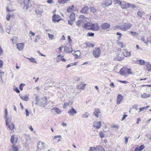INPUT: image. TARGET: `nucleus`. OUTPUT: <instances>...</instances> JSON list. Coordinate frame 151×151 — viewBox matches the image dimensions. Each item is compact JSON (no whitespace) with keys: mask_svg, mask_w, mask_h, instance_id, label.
<instances>
[{"mask_svg":"<svg viewBox=\"0 0 151 151\" xmlns=\"http://www.w3.org/2000/svg\"><path fill=\"white\" fill-rule=\"evenodd\" d=\"M11 142L12 144H14V143H16L17 142V141H15L14 136L13 135H12L11 136Z\"/></svg>","mask_w":151,"mask_h":151,"instance_id":"nucleus-34","label":"nucleus"},{"mask_svg":"<svg viewBox=\"0 0 151 151\" xmlns=\"http://www.w3.org/2000/svg\"><path fill=\"white\" fill-rule=\"evenodd\" d=\"M137 14L140 17H142V13L141 12H140V11H138L137 12Z\"/></svg>","mask_w":151,"mask_h":151,"instance_id":"nucleus-57","label":"nucleus"},{"mask_svg":"<svg viewBox=\"0 0 151 151\" xmlns=\"http://www.w3.org/2000/svg\"><path fill=\"white\" fill-rule=\"evenodd\" d=\"M25 58L28 59L30 62L32 63H37V62L35 60V59L32 57L30 58H29L25 57Z\"/></svg>","mask_w":151,"mask_h":151,"instance_id":"nucleus-31","label":"nucleus"},{"mask_svg":"<svg viewBox=\"0 0 151 151\" xmlns=\"http://www.w3.org/2000/svg\"><path fill=\"white\" fill-rule=\"evenodd\" d=\"M86 46L89 47H93L94 46V44H93L91 43H86Z\"/></svg>","mask_w":151,"mask_h":151,"instance_id":"nucleus-53","label":"nucleus"},{"mask_svg":"<svg viewBox=\"0 0 151 151\" xmlns=\"http://www.w3.org/2000/svg\"><path fill=\"white\" fill-rule=\"evenodd\" d=\"M96 147H90L89 151H96Z\"/></svg>","mask_w":151,"mask_h":151,"instance_id":"nucleus-55","label":"nucleus"},{"mask_svg":"<svg viewBox=\"0 0 151 151\" xmlns=\"http://www.w3.org/2000/svg\"><path fill=\"white\" fill-rule=\"evenodd\" d=\"M117 102L120 103L123 99V97L120 94L118 95L117 97Z\"/></svg>","mask_w":151,"mask_h":151,"instance_id":"nucleus-24","label":"nucleus"},{"mask_svg":"<svg viewBox=\"0 0 151 151\" xmlns=\"http://www.w3.org/2000/svg\"><path fill=\"white\" fill-rule=\"evenodd\" d=\"M101 126V123L100 122H96L93 123V127L96 129H99Z\"/></svg>","mask_w":151,"mask_h":151,"instance_id":"nucleus-14","label":"nucleus"},{"mask_svg":"<svg viewBox=\"0 0 151 151\" xmlns=\"http://www.w3.org/2000/svg\"><path fill=\"white\" fill-rule=\"evenodd\" d=\"M14 91L16 92L17 93H20V91L17 88H16L14 89Z\"/></svg>","mask_w":151,"mask_h":151,"instance_id":"nucleus-61","label":"nucleus"},{"mask_svg":"<svg viewBox=\"0 0 151 151\" xmlns=\"http://www.w3.org/2000/svg\"><path fill=\"white\" fill-rule=\"evenodd\" d=\"M119 72L121 75L126 76H127L129 74H132V73L131 72V69L126 67L122 68L120 69Z\"/></svg>","mask_w":151,"mask_h":151,"instance_id":"nucleus-3","label":"nucleus"},{"mask_svg":"<svg viewBox=\"0 0 151 151\" xmlns=\"http://www.w3.org/2000/svg\"><path fill=\"white\" fill-rule=\"evenodd\" d=\"M73 21H71V20H68V24L71 25H72L73 24Z\"/></svg>","mask_w":151,"mask_h":151,"instance_id":"nucleus-64","label":"nucleus"},{"mask_svg":"<svg viewBox=\"0 0 151 151\" xmlns=\"http://www.w3.org/2000/svg\"><path fill=\"white\" fill-rule=\"evenodd\" d=\"M68 113L71 116H73L74 114L77 113V111L73 108H72L70 109Z\"/></svg>","mask_w":151,"mask_h":151,"instance_id":"nucleus-17","label":"nucleus"},{"mask_svg":"<svg viewBox=\"0 0 151 151\" xmlns=\"http://www.w3.org/2000/svg\"><path fill=\"white\" fill-rule=\"evenodd\" d=\"M12 150L13 151H17L18 150V147L17 146L14 145L12 146Z\"/></svg>","mask_w":151,"mask_h":151,"instance_id":"nucleus-35","label":"nucleus"},{"mask_svg":"<svg viewBox=\"0 0 151 151\" xmlns=\"http://www.w3.org/2000/svg\"><path fill=\"white\" fill-rule=\"evenodd\" d=\"M10 120L9 119H6V125L8 127L9 129L11 131H12L14 128L15 125L12 122L9 123Z\"/></svg>","mask_w":151,"mask_h":151,"instance_id":"nucleus-6","label":"nucleus"},{"mask_svg":"<svg viewBox=\"0 0 151 151\" xmlns=\"http://www.w3.org/2000/svg\"><path fill=\"white\" fill-rule=\"evenodd\" d=\"M89 115V114L88 112H85L82 116V117L84 118H87Z\"/></svg>","mask_w":151,"mask_h":151,"instance_id":"nucleus-37","label":"nucleus"},{"mask_svg":"<svg viewBox=\"0 0 151 151\" xmlns=\"http://www.w3.org/2000/svg\"><path fill=\"white\" fill-rule=\"evenodd\" d=\"M70 20L72 21H74L75 19V14L74 12H72L70 13Z\"/></svg>","mask_w":151,"mask_h":151,"instance_id":"nucleus-25","label":"nucleus"},{"mask_svg":"<svg viewBox=\"0 0 151 151\" xmlns=\"http://www.w3.org/2000/svg\"><path fill=\"white\" fill-rule=\"evenodd\" d=\"M144 148V146L143 145H141L138 148V151H140L143 150Z\"/></svg>","mask_w":151,"mask_h":151,"instance_id":"nucleus-46","label":"nucleus"},{"mask_svg":"<svg viewBox=\"0 0 151 151\" xmlns=\"http://www.w3.org/2000/svg\"><path fill=\"white\" fill-rule=\"evenodd\" d=\"M69 0H58V2L59 4H64Z\"/></svg>","mask_w":151,"mask_h":151,"instance_id":"nucleus-38","label":"nucleus"},{"mask_svg":"<svg viewBox=\"0 0 151 151\" xmlns=\"http://www.w3.org/2000/svg\"><path fill=\"white\" fill-rule=\"evenodd\" d=\"M63 56H62L60 55H59L58 56L57 59H56L57 62H59L60 60L62 61L63 62H65L66 60L64 58H63Z\"/></svg>","mask_w":151,"mask_h":151,"instance_id":"nucleus-18","label":"nucleus"},{"mask_svg":"<svg viewBox=\"0 0 151 151\" xmlns=\"http://www.w3.org/2000/svg\"><path fill=\"white\" fill-rule=\"evenodd\" d=\"M68 103H67V104H72L74 102L73 98H69L68 99Z\"/></svg>","mask_w":151,"mask_h":151,"instance_id":"nucleus-45","label":"nucleus"},{"mask_svg":"<svg viewBox=\"0 0 151 151\" xmlns=\"http://www.w3.org/2000/svg\"><path fill=\"white\" fill-rule=\"evenodd\" d=\"M74 7V6L73 5L72 6H70L67 9V12H70L72 11V9Z\"/></svg>","mask_w":151,"mask_h":151,"instance_id":"nucleus-40","label":"nucleus"},{"mask_svg":"<svg viewBox=\"0 0 151 151\" xmlns=\"http://www.w3.org/2000/svg\"><path fill=\"white\" fill-rule=\"evenodd\" d=\"M29 34L31 35L30 36V37L31 38V40H32V39L31 37L32 36H34L35 35V34L33 32H32L31 31H30L29 32Z\"/></svg>","mask_w":151,"mask_h":151,"instance_id":"nucleus-49","label":"nucleus"},{"mask_svg":"<svg viewBox=\"0 0 151 151\" xmlns=\"http://www.w3.org/2000/svg\"><path fill=\"white\" fill-rule=\"evenodd\" d=\"M13 16V14H12L11 13H8V14H7V16H6V19L7 20H9V19L10 17H12Z\"/></svg>","mask_w":151,"mask_h":151,"instance_id":"nucleus-36","label":"nucleus"},{"mask_svg":"<svg viewBox=\"0 0 151 151\" xmlns=\"http://www.w3.org/2000/svg\"><path fill=\"white\" fill-rule=\"evenodd\" d=\"M115 1V4H119L120 5L121 4V2L118 0H114Z\"/></svg>","mask_w":151,"mask_h":151,"instance_id":"nucleus-60","label":"nucleus"},{"mask_svg":"<svg viewBox=\"0 0 151 151\" xmlns=\"http://www.w3.org/2000/svg\"><path fill=\"white\" fill-rule=\"evenodd\" d=\"M130 33L132 34V35L133 36H136L137 35H138V34L136 32H133L132 31H131L130 32Z\"/></svg>","mask_w":151,"mask_h":151,"instance_id":"nucleus-50","label":"nucleus"},{"mask_svg":"<svg viewBox=\"0 0 151 151\" xmlns=\"http://www.w3.org/2000/svg\"><path fill=\"white\" fill-rule=\"evenodd\" d=\"M74 55L75 56V58H78V57H79L80 55V52L78 51H75V53H74Z\"/></svg>","mask_w":151,"mask_h":151,"instance_id":"nucleus-28","label":"nucleus"},{"mask_svg":"<svg viewBox=\"0 0 151 151\" xmlns=\"http://www.w3.org/2000/svg\"><path fill=\"white\" fill-rule=\"evenodd\" d=\"M99 134L100 137H101V138H103L104 137L105 135L103 133V132H100Z\"/></svg>","mask_w":151,"mask_h":151,"instance_id":"nucleus-51","label":"nucleus"},{"mask_svg":"<svg viewBox=\"0 0 151 151\" xmlns=\"http://www.w3.org/2000/svg\"><path fill=\"white\" fill-rule=\"evenodd\" d=\"M123 55H124V57H130L131 55V53L130 51L127 50L126 49H124L122 50Z\"/></svg>","mask_w":151,"mask_h":151,"instance_id":"nucleus-10","label":"nucleus"},{"mask_svg":"<svg viewBox=\"0 0 151 151\" xmlns=\"http://www.w3.org/2000/svg\"><path fill=\"white\" fill-rule=\"evenodd\" d=\"M20 1L23 9H27L29 7V0H20Z\"/></svg>","mask_w":151,"mask_h":151,"instance_id":"nucleus-5","label":"nucleus"},{"mask_svg":"<svg viewBox=\"0 0 151 151\" xmlns=\"http://www.w3.org/2000/svg\"><path fill=\"white\" fill-rule=\"evenodd\" d=\"M119 126L118 125H112V127H115L116 128V129H115V131H116L118 130V129L119 128Z\"/></svg>","mask_w":151,"mask_h":151,"instance_id":"nucleus-47","label":"nucleus"},{"mask_svg":"<svg viewBox=\"0 0 151 151\" xmlns=\"http://www.w3.org/2000/svg\"><path fill=\"white\" fill-rule=\"evenodd\" d=\"M100 28V26L97 23L91 24V29L93 30L97 31Z\"/></svg>","mask_w":151,"mask_h":151,"instance_id":"nucleus-9","label":"nucleus"},{"mask_svg":"<svg viewBox=\"0 0 151 151\" xmlns=\"http://www.w3.org/2000/svg\"><path fill=\"white\" fill-rule=\"evenodd\" d=\"M48 35L49 39L52 40L54 37V35L52 34H50V33H48Z\"/></svg>","mask_w":151,"mask_h":151,"instance_id":"nucleus-44","label":"nucleus"},{"mask_svg":"<svg viewBox=\"0 0 151 151\" xmlns=\"http://www.w3.org/2000/svg\"><path fill=\"white\" fill-rule=\"evenodd\" d=\"M100 111L99 109L95 108L93 113L94 115L97 118L99 116V114L100 113Z\"/></svg>","mask_w":151,"mask_h":151,"instance_id":"nucleus-19","label":"nucleus"},{"mask_svg":"<svg viewBox=\"0 0 151 151\" xmlns=\"http://www.w3.org/2000/svg\"><path fill=\"white\" fill-rule=\"evenodd\" d=\"M94 35V33L92 32H88L87 35V36L93 37Z\"/></svg>","mask_w":151,"mask_h":151,"instance_id":"nucleus-56","label":"nucleus"},{"mask_svg":"<svg viewBox=\"0 0 151 151\" xmlns=\"http://www.w3.org/2000/svg\"><path fill=\"white\" fill-rule=\"evenodd\" d=\"M25 111H26V116H28L29 115V114L28 111V110L27 109H26Z\"/></svg>","mask_w":151,"mask_h":151,"instance_id":"nucleus-63","label":"nucleus"},{"mask_svg":"<svg viewBox=\"0 0 151 151\" xmlns=\"http://www.w3.org/2000/svg\"><path fill=\"white\" fill-rule=\"evenodd\" d=\"M38 38H39L38 36L37 35L35 37V39L34 40V42H35L36 43L38 42Z\"/></svg>","mask_w":151,"mask_h":151,"instance_id":"nucleus-59","label":"nucleus"},{"mask_svg":"<svg viewBox=\"0 0 151 151\" xmlns=\"http://www.w3.org/2000/svg\"><path fill=\"white\" fill-rule=\"evenodd\" d=\"M86 85V84H84L83 82H81L78 85L77 87L78 89H83L84 88V86Z\"/></svg>","mask_w":151,"mask_h":151,"instance_id":"nucleus-23","label":"nucleus"},{"mask_svg":"<svg viewBox=\"0 0 151 151\" xmlns=\"http://www.w3.org/2000/svg\"><path fill=\"white\" fill-rule=\"evenodd\" d=\"M52 21L54 22H59L60 20V16L57 15L55 14L52 17Z\"/></svg>","mask_w":151,"mask_h":151,"instance_id":"nucleus-12","label":"nucleus"},{"mask_svg":"<svg viewBox=\"0 0 151 151\" xmlns=\"http://www.w3.org/2000/svg\"><path fill=\"white\" fill-rule=\"evenodd\" d=\"M45 147L44 143L40 141L38 144L37 148L38 150H41Z\"/></svg>","mask_w":151,"mask_h":151,"instance_id":"nucleus-11","label":"nucleus"},{"mask_svg":"<svg viewBox=\"0 0 151 151\" xmlns=\"http://www.w3.org/2000/svg\"><path fill=\"white\" fill-rule=\"evenodd\" d=\"M110 27V25L109 24L105 23L102 25L101 28L102 29L105 30L109 28Z\"/></svg>","mask_w":151,"mask_h":151,"instance_id":"nucleus-13","label":"nucleus"},{"mask_svg":"<svg viewBox=\"0 0 151 151\" xmlns=\"http://www.w3.org/2000/svg\"><path fill=\"white\" fill-rule=\"evenodd\" d=\"M25 85V84H24L23 83L21 84H20V85H19V87L20 89L22 91L23 89V87Z\"/></svg>","mask_w":151,"mask_h":151,"instance_id":"nucleus-52","label":"nucleus"},{"mask_svg":"<svg viewBox=\"0 0 151 151\" xmlns=\"http://www.w3.org/2000/svg\"><path fill=\"white\" fill-rule=\"evenodd\" d=\"M101 51L99 47H96L92 52L93 57L96 58H99L101 55Z\"/></svg>","mask_w":151,"mask_h":151,"instance_id":"nucleus-4","label":"nucleus"},{"mask_svg":"<svg viewBox=\"0 0 151 151\" xmlns=\"http://www.w3.org/2000/svg\"><path fill=\"white\" fill-rule=\"evenodd\" d=\"M4 113H5V115H4V118L6 119L9 118H8L7 117V116L8 114V111L7 109L6 108L5 109V111H4Z\"/></svg>","mask_w":151,"mask_h":151,"instance_id":"nucleus-39","label":"nucleus"},{"mask_svg":"<svg viewBox=\"0 0 151 151\" xmlns=\"http://www.w3.org/2000/svg\"><path fill=\"white\" fill-rule=\"evenodd\" d=\"M17 49L19 50H23L24 45L23 43H21L17 44Z\"/></svg>","mask_w":151,"mask_h":151,"instance_id":"nucleus-15","label":"nucleus"},{"mask_svg":"<svg viewBox=\"0 0 151 151\" xmlns=\"http://www.w3.org/2000/svg\"><path fill=\"white\" fill-rule=\"evenodd\" d=\"M20 98L23 100L27 101L29 100L28 96L27 95L20 96Z\"/></svg>","mask_w":151,"mask_h":151,"instance_id":"nucleus-29","label":"nucleus"},{"mask_svg":"<svg viewBox=\"0 0 151 151\" xmlns=\"http://www.w3.org/2000/svg\"><path fill=\"white\" fill-rule=\"evenodd\" d=\"M147 63L146 65L147 67V70L149 71H150L151 70V65L148 63Z\"/></svg>","mask_w":151,"mask_h":151,"instance_id":"nucleus-41","label":"nucleus"},{"mask_svg":"<svg viewBox=\"0 0 151 151\" xmlns=\"http://www.w3.org/2000/svg\"><path fill=\"white\" fill-rule=\"evenodd\" d=\"M112 3L111 0H104L101 3V6L106 7L111 5Z\"/></svg>","mask_w":151,"mask_h":151,"instance_id":"nucleus-8","label":"nucleus"},{"mask_svg":"<svg viewBox=\"0 0 151 151\" xmlns=\"http://www.w3.org/2000/svg\"><path fill=\"white\" fill-rule=\"evenodd\" d=\"M6 31L9 34L10 30L11 29V27L9 25H6Z\"/></svg>","mask_w":151,"mask_h":151,"instance_id":"nucleus-33","label":"nucleus"},{"mask_svg":"<svg viewBox=\"0 0 151 151\" xmlns=\"http://www.w3.org/2000/svg\"><path fill=\"white\" fill-rule=\"evenodd\" d=\"M120 5L122 9H126L128 8V3H126L124 2L123 3L121 2V4H120Z\"/></svg>","mask_w":151,"mask_h":151,"instance_id":"nucleus-20","label":"nucleus"},{"mask_svg":"<svg viewBox=\"0 0 151 151\" xmlns=\"http://www.w3.org/2000/svg\"><path fill=\"white\" fill-rule=\"evenodd\" d=\"M115 55L114 56V60L121 61L124 58V55L122 50L121 49H118L117 51L115 52Z\"/></svg>","mask_w":151,"mask_h":151,"instance_id":"nucleus-1","label":"nucleus"},{"mask_svg":"<svg viewBox=\"0 0 151 151\" xmlns=\"http://www.w3.org/2000/svg\"><path fill=\"white\" fill-rule=\"evenodd\" d=\"M125 113H124V114L123 115V117L122 118V119H121L122 121L124 119H125V118L127 117V115L125 114Z\"/></svg>","mask_w":151,"mask_h":151,"instance_id":"nucleus-58","label":"nucleus"},{"mask_svg":"<svg viewBox=\"0 0 151 151\" xmlns=\"http://www.w3.org/2000/svg\"><path fill=\"white\" fill-rule=\"evenodd\" d=\"M91 24L89 22L87 23L84 24L83 27L85 29H91Z\"/></svg>","mask_w":151,"mask_h":151,"instance_id":"nucleus-21","label":"nucleus"},{"mask_svg":"<svg viewBox=\"0 0 151 151\" xmlns=\"http://www.w3.org/2000/svg\"><path fill=\"white\" fill-rule=\"evenodd\" d=\"M139 63L141 65H143L145 63V61L144 60L140 59L139 61Z\"/></svg>","mask_w":151,"mask_h":151,"instance_id":"nucleus-43","label":"nucleus"},{"mask_svg":"<svg viewBox=\"0 0 151 151\" xmlns=\"http://www.w3.org/2000/svg\"><path fill=\"white\" fill-rule=\"evenodd\" d=\"M149 106H147L146 107H142V108H140L139 109V111H143L144 109H146L147 107H149Z\"/></svg>","mask_w":151,"mask_h":151,"instance_id":"nucleus-48","label":"nucleus"},{"mask_svg":"<svg viewBox=\"0 0 151 151\" xmlns=\"http://www.w3.org/2000/svg\"><path fill=\"white\" fill-rule=\"evenodd\" d=\"M132 26V24L129 23L127 24L124 22L122 23L120 25L116 26V28L119 29L124 31H126L127 30L130 29Z\"/></svg>","mask_w":151,"mask_h":151,"instance_id":"nucleus-2","label":"nucleus"},{"mask_svg":"<svg viewBox=\"0 0 151 151\" xmlns=\"http://www.w3.org/2000/svg\"><path fill=\"white\" fill-rule=\"evenodd\" d=\"M89 9L92 12L94 13L96 12V9L94 7H91Z\"/></svg>","mask_w":151,"mask_h":151,"instance_id":"nucleus-42","label":"nucleus"},{"mask_svg":"<svg viewBox=\"0 0 151 151\" xmlns=\"http://www.w3.org/2000/svg\"><path fill=\"white\" fill-rule=\"evenodd\" d=\"M35 12L37 14H41L42 13H43V10L42 9H37L35 11Z\"/></svg>","mask_w":151,"mask_h":151,"instance_id":"nucleus-32","label":"nucleus"},{"mask_svg":"<svg viewBox=\"0 0 151 151\" xmlns=\"http://www.w3.org/2000/svg\"><path fill=\"white\" fill-rule=\"evenodd\" d=\"M116 43L117 44L122 48L124 47L125 46V44H124L122 42L120 41L119 40H117Z\"/></svg>","mask_w":151,"mask_h":151,"instance_id":"nucleus-22","label":"nucleus"},{"mask_svg":"<svg viewBox=\"0 0 151 151\" xmlns=\"http://www.w3.org/2000/svg\"><path fill=\"white\" fill-rule=\"evenodd\" d=\"M146 137L150 139H151V135L147 134L146 135Z\"/></svg>","mask_w":151,"mask_h":151,"instance_id":"nucleus-62","label":"nucleus"},{"mask_svg":"<svg viewBox=\"0 0 151 151\" xmlns=\"http://www.w3.org/2000/svg\"><path fill=\"white\" fill-rule=\"evenodd\" d=\"M52 110H54L58 114H60L61 112L60 109L58 108H54L52 109Z\"/></svg>","mask_w":151,"mask_h":151,"instance_id":"nucleus-30","label":"nucleus"},{"mask_svg":"<svg viewBox=\"0 0 151 151\" xmlns=\"http://www.w3.org/2000/svg\"><path fill=\"white\" fill-rule=\"evenodd\" d=\"M150 95V94L145 93H144L143 94H141V97L142 98H146L149 97Z\"/></svg>","mask_w":151,"mask_h":151,"instance_id":"nucleus-26","label":"nucleus"},{"mask_svg":"<svg viewBox=\"0 0 151 151\" xmlns=\"http://www.w3.org/2000/svg\"><path fill=\"white\" fill-rule=\"evenodd\" d=\"M128 8L131 7L132 8H134L135 7V6L134 5L129 3H128Z\"/></svg>","mask_w":151,"mask_h":151,"instance_id":"nucleus-54","label":"nucleus"},{"mask_svg":"<svg viewBox=\"0 0 151 151\" xmlns=\"http://www.w3.org/2000/svg\"><path fill=\"white\" fill-rule=\"evenodd\" d=\"M88 7L87 6H86L82 8L81 12L82 13H87L88 12Z\"/></svg>","mask_w":151,"mask_h":151,"instance_id":"nucleus-16","label":"nucleus"},{"mask_svg":"<svg viewBox=\"0 0 151 151\" xmlns=\"http://www.w3.org/2000/svg\"><path fill=\"white\" fill-rule=\"evenodd\" d=\"M84 23L83 20H79L76 22V25L78 27H80L81 25Z\"/></svg>","mask_w":151,"mask_h":151,"instance_id":"nucleus-27","label":"nucleus"},{"mask_svg":"<svg viewBox=\"0 0 151 151\" xmlns=\"http://www.w3.org/2000/svg\"><path fill=\"white\" fill-rule=\"evenodd\" d=\"M64 51L66 53L72 52L73 50H72L71 46L70 44L67 43L66 44L65 47Z\"/></svg>","mask_w":151,"mask_h":151,"instance_id":"nucleus-7","label":"nucleus"}]
</instances>
